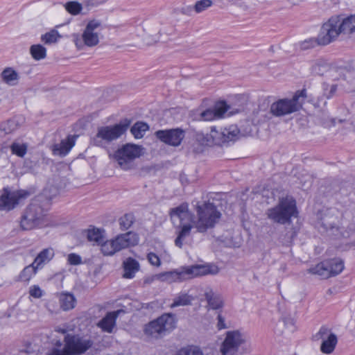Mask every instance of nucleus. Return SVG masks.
Here are the masks:
<instances>
[{
  "mask_svg": "<svg viewBox=\"0 0 355 355\" xmlns=\"http://www.w3.org/2000/svg\"><path fill=\"white\" fill-rule=\"evenodd\" d=\"M195 209L196 217L193 216L192 223L184 225L175 239V245L180 248L183 245L184 239L190 235L193 228L197 232L205 234L216 227L222 216L216 206L210 202H205L201 205L198 203Z\"/></svg>",
  "mask_w": 355,
  "mask_h": 355,
  "instance_id": "f257e3e1",
  "label": "nucleus"
},
{
  "mask_svg": "<svg viewBox=\"0 0 355 355\" xmlns=\"http://www.w3.org/2000/svg\"><path fill=\"white\" fill-rule=\"evenodd\" d=\"M297 214L296 202L291 197L281 198L276 206L266 212L268 218L281 225L290 223L291 218Z\"/></svg>",
  "mask_w": 355,
  "mask_h": 355,
  "instance_id": "f03ea898",
  "label": "nucleus"
},
{
  "mask_svg": "<svg viewBox=\"0 0 355 355\" xmlns=\"http://www.w3.org/2000/svg\"><path fill=\"white\" fill-rule=\"evenodd\" d=\"M62 349L53 348L47 355H80L92 347V340L78 335L67 334L64 338Z\"/></svg>",
  "mask_w": 355,
  "mask_h": 355,
  "instance_id": "7ed1b4c3",
  "label": "nucleus"
},
{
  "mask_svg": "<svg viewBox=\"0 0 355 355\" xmlns=\"http://www.w3.org/2000/svg\"><path fill=\"white\" fill-rule=\"evenodd\" d=\"M175 327L173 314H163L145 326L144 334L149 339H159L171 332Z\"/></svg>",
  "mask_w": 355,
  "mask_h": 355,
  "instance_id": "20e7f679",
  "label": "nucleus"
},
{
  "mask_svg": "<svg viewBox=\"0 0 355 355\" xmlns=\"http://www.w3.org/2000/svg\"><path fill=\"white\" fill-rule=\"evenodd\" d=\"M46 210L37 200H34L27 207L21 216L20 226L24 230H30L44 224Z\"/></svg>",
  "mask_w": 355,
  "mask_h": 355,
  "instance_id": "39448f33",
  "label": "nucleus"
},
{
  "mask_svg": "<svg viewBox=\"0 0 355 355\" xmlns=\"http://www.w3.org/2000/svg\"><path fill=\"white\" fill-rule=\"evenodd\" d=\"M130 121L125 119L123 121L114 125L102 126L98 128V132L93 138V144L97 146L105 145L119 139L127 130Z\"/></svg>",
  "mask_w": 355,
  "mask_h": 355,
  "instance_id": "423d86ee",
  "label": "nucleus"
},
{
  "mask_svg": "<svg viewBox=\"0 0 355 355\" xmlns=\"http://www.w3.org/2000/svg\"><path fill=\"white\" fill-rule=\"evenodd\" d=\"M101 27V22L98 19H92L88 21L83 33L79 35H73L76 46L78 49H83L85 46L94 47L100 42L98 29Z\"/></svg>",
  "mask_w": 355,
  "mask_h": 355,
  "instance_id": "0eeeda50",
  "label": "nucleus"
},
{
  "mask_svg": "<svg viewBox=\"0 0 355 355\" xmlns=\"http://www.w3.org/2000/svg\"><path fill=\"white\" fill-rule=\"evenodd\" d=\"M306 97L305 89L297 91L292 98H283L273 103L270 106V112L276 116H282L298 111L302 105L300 98Z\"/></svg>",
  "mask_w": 355,
  "mask_h": 355,
  "instance_id": "6e6552de",
  "label": "nucleus"
},
{
  "mask_svg": "<svg viewBox=\"0 0 355 355\" xmlns=\"http://www.w3.org/2000/svg\"><path fill=\"white\" fill-rule=\"evenodd\" d=\"M141 150L139 146L127 144L119 148L114 157L122 169L128 170L133 167V161L141 155Z\"/></svg>",
  "mask_w": 355,
  "mask_h": 355,
  "instance_id": "1a4fd4ad",
  "label": "nucleus"
},
{
  "mask_svg": "<svg viewBox=\"0 0 355 355\" xmlns=\"http://www.w3.org/2000/svg\"><path fill=\"white\" fill-rule=\"evenodd\" d=\"M340 34L337 17L332 16L320 28L318 35V45H328L336 41Z\"/></svg>",
  "mask_w": 355,
  "mask_h": 355,
  "instance_id": "9d476101",
  "label": "nucleus"
},
{
  "mask_svg": "<svg viewBox=\"0 0 355 355\" xmlns=\"http://www.w3.org/2000/svg\"><path fill=\"white\" fill-rule=\"evenodd\" d=\"M246 341L247 336L245 334L238 330L229 331L226 333L220 352L223 355H235L239 347L245 344Z\"/></svg>",
  "mask_w": 355,
  "mask_h": 355,
  "instance_id": "9b49d317",
  "label": "nucleus"
},
{
  "mask_svg": "<svg viewBox=\"0 0 355 355\" xmlns=\"http://www.w3.org/2000/svg\"><path fill=\"white\" fill-rule=\"evenodd\" d=\"M180 269L183 282L208 275H216L219 271L216 266L211 264H193L180 267Z\"/></svg>",
  "mask_w": 355,
  "mask_h": 355,
  "instance_id": "f8f14e48",
  "label": "nucleus"
},
{
  "mask_svg": "<svg viewBox=\"0 0 355 355\" xmlns=\"http://www.w3.org/2000/svg\"><path fill=\"white\" fill-rule=\"evenodd\" d=\"M29 195L26 191L10 192L4 189L0 196V210L10 211L19 203L21 198H25Z\"/></svg>",
  "mask_w": 355,
  "mask_h": 355,
  "instance_id": "ddd939ff",
  "label": "nucleus"
},
{
  "mask_svg": "<svg viewBox=\"0 0 355 355\" xmlns=\"http://www.w3.org/2000/svg\"><path fill=\"white\" fill-rule=\"evenodd\" d=\"M169 216L173 222L175 219L180 220L178 232L182 230L184 225L191 224L194 216L189 211V205L187 202H183L176 207L171 208L169 211Z\"/></svg>",
  "mask_w": 355,
  "mask_h": 355,
  "instance_id": "4468645a",
  "label": "nucleus"
},
{
  "mask_svg": "<svg viewBox=\"0 0 355 355\" xmlns=\"http://www.w3.org/2000/svg\"><path fill=\"white\" fill-rule=\"evenodd\" d=\"M155 135L162 142L172 146H180L184 138V131L180 128L160 130Z\"/></svg>",
  "mask_w": 355,
  "mask_h": 355,
  "instance_id": "2eb2a0df",
  "label": "nucleus"
},
{
  "mask_svg": "<svg viewBox=\"0 0 355 355\" xmlns=\"http://www.w3.org/2000/svg\"><path fill=\"white\" fill-rule=\"evenodd\" d=\"M112 241L114 249L116 252H119L130 245H137L138 243V236L135 233L128 232L117 236L114 239H112Z\"/></svg>",
  "mask_w": 355,
  "mask_h": 355,
  "instance_id": "dca6fc26",
  "label": "nucleus"
},
{
  "mask_svg": "<svg viewBox=\"0 0 355 355\" xmlns=\"http://www.w3.org/2000/svg\"><path fill=\"white\" fill-rule=\"evenodd\" d=\"M123 310L110 311L97 323V326L104 332L111 334L116 327V320Z\"/></svg>",
  "mask_w": 355,
  "mask_h": 355,
  "instance_id": "f3484780",
  "label": "nucleus"
},
{
  "mask_svg": "<svg viewBox=\"0 0 355 355\" xmlns=\"http://www.w3.org/2000/svg\"><path fill=\"white\" fill-rule=\"evenodd\" d=\"M228 106L224 102L216 104L213 109H207L200 114L199 120L211 121L216 119L221 118L227 111Z\"/></svg>",
  "mask_w": 355,
  "mask_h": 355,
  "instance_id": "a211bd4d",
  "label": "nucleus"
},
{
  "mask_svg": "<svg viewBox=\"0 0 355 355\" xmlns=\"http://www.w3.org/2000/svg\"><path fill=\"white\" fill-rule=\"evenodd\" d=\"M76 136L69 135L66 139H62L60 144L53 146V153L55 155L65 156L75 145Z\"/></svg>",
  "mask_w": 355,
  "mask_h": 355,
  "instance_id": "6ab92c4d",
  "label": "nucleus"
},
{
  "mask_svg": "<svg viewBox=\"0 0 355 355\" xmlns=\"http://www.w3.org/2000/svg\"><path fill=\"white\" fill-rule=\"evenodd\" d=\"M335 17H337L341 33L350 35L355 33V15L347 17L341 15H335Z\"/></svg>",
  "mask_w": 355,
  "mask_h": 355,
  "instance_id": "aec40b11",
  "label": "nucleus"
},
{
  "mask_svg": "<svg viewBox=\"0 0 355 355\" xmlns=\"http://www.w3.org/2000/svg\"><path fill=\"white\" fill-rule=\"evenodd\" d=\"M204 296L207 302L208 306L214 310L220 309L223 306V301L221 296L214 292L210 287L205 290Z\"/></svg>",
  "mask_w": 355,
  "mask_h": 355,
  "instance_id": "412c9836",
  "label": "nucleus"
},
{
  "mask_svg": "<svg viewBox=\"0 0 355 355\" xmlns=\"http://www.w3.org/2000/svg\"><path fill=\"white\" fill-rule=\"evenodd\" d=\"M123 268L124 273L123 277L125 279H132L135 276L140 269L139 263L132 257H128L123 262Z\"/></svg>",
  "mask_w": 355,
  "mask_h": 355,
  "instance_id": "4be33fe9",
  "label": "nucleus"
},
{
  "mask_svg": "<svg viewBox=\"0 0 355 355\" xmlns=\"http://www.w3.org/2000/svg\"><path fill=\"white\" fill-rule=\"evenodd\" d=\"M154 278L169 284L177 282H183L182 279V277L180 268L171 271L159 273L155 275Z\"/></svg>",
  "mask_w": 355,
  "mask_h": 355,
  "instance_id": "5701e85b",
  "label": "nucleus"
},
{
  "mask_svg": "<svg viewBox=\"0 0 355 355\" xmlns=\"http://www.w3.org/2000/svg\"><path fill=\"white\" fill-rule=\"evenodd\" d=\"M54 255L53 248H45L37 254L33 263L36 266L35 268L41 269L53 258Z\"/></svg>",
  "mask_w": 355,
  "mask_h": 355,
  "instance_id": "b1692460",
  "label": "nucleus"
},
{
  "mask_svg": "<svg viewBox=\"0 0 355 355\" xmlns=\"http://www.w3.org/2000/svg\"><path fill=\"white\" fill-rule=\"evenodd\" d=\"M2 80L8 85H16L19 79L18 73L12 67H6L1 73Z\"/></svg>",
  "mask_w": 355,
  "mask_h": 355,
  "instance_id": "393cba45",
  "label": "nucleus"
},
{
  "mask_svg": "<svg viewBox=\"0 0 355 355\" xmlns=\"http://www.w3.org/2000/svg\"><path fill=\"white\" fill-rule=\"evenodd\" d=\"M59 301L60 308L64 311L73 309L76 303L75 297L70 293L62 294L60 297Z\"/></svg>",
  "mask_w": 355,
  "mask_h": 355,
  "instance_id": "a878e982",
  "label": "nucleus"
},
{
  "mask_svg": "<svg viewBox=\"0 0 355 355\" xmlns=\"http://www.w3.org/2000/svg\"><path fill=\"white\" fill-rule=\"evenodd\" d=\"M337 342L338 339L336 334H330L329 337L322 340L320 350L324 354H331L334 350Z\"/></svg>",
  "mask_w": 355,
  "mask_h": 355,
  "instance_id": "bb28decb",
  "label": "nucleus"
},
{
  "mask_svg": "<svg viewBox=\"0 0 355 355\" xmlns=\"http://www.w3.org/2000/svg\"><path fill=\"white\" fill-rule=\"evenodd\" d=\"M308 272L311 274L318 275L322 278H328L330 276V273L328 268L327 261H322L314 267L310 268Z\"/></svg>",
  "mask_w": 355,
  "mask_h": 355,
  "instance_id": "cd10ccee",
  "label": "nucleus"
},
{
  "mask_svg": "<svg viewBox=\"0 0 355 355\" xmlns=\"http://www.w3.org/2000/svg\"><path fill=\"white\" fill-rule=\"evenodd\" d=\"M34 263L25 267L18 276V281L28 282L31 277L36 274L38 268H35Z\"/></svg>",
  "mask_w": 355,
  "mask_h": 355,
  "instance_id": "c85d7f7f",
  "label": "nucleus"
},
{
  "mask_svg": "<svg viewBox=\"0 0 355 355\" xmlns=\"http://www.w3.org/2000/svg\"><path fill=\"white\" fill-rule=\"evenodd\" d=\"M327 261L330 276L337 275L344 269V263L340 259H334Z\"/></svg>",
  "mask_w": 355,
  "mask_h": 355,
  "instance_id": "c756f323",
  "label": "nucleus"
},
{
  "mask_svg": "<svg viewBox=\"0 0 355 355\" xmlns=\"http://www.w3.org/2000/svg\"><path fill=\"white\" fill-rule=\"evenodd\" d=\"M148 125L146 123L138 121L131 128L130 132L136 139H141L148 130Z\"/></svg>",
  "mask_w": 355,
  "mask_h": 355,
  "instance_id": "7c9ffc66",
  "label": "nucleus"
},
{
  "mask_svg": "<svg viewBox=\"0 0 355 355\" xmlns=\"http://www.w3.org/2000/svg\"><path fill=\"white\" fill-rule=\"evenodd\" d=\"M329 69V64L322 60H316L311 66V73L314 75H323Z\"/></svg>",
  "mask_w": 355,
  "mask_h": 355,
  "instance_id": "2f4dec72",
  "label": "nucleus"
},
{
  "mask_svg": "<svg viewBox=\"0 0 355 355\" xmlns=\"http://www.w3.org/2000/svg\"><path fill=\"white\" fill-rule=\"evenodd\" d=\"M193 299V297L187 293H180L174 298L173 302L171 304V307L174 308L180 306L189 305L191 304Z\"/></svg>",
  "mask_w": 355,
  "mask_h": 355,
  "instance_id": "473e14b6",
  "label": "nucleus"
},
{
  "mask_svg": "<svg viewBox=\"0 0 355 355\" xmlns=\"http://www.w3.org/2000/svg\"><path fill=\"white\" fill-rule=\"evenodd\" d=\"M21 124H19L18 121L13 119L8 120L5 122L1 123L0 125V130L4 133V135L10 134L17 130Z\"/></svg>",
  "mask_w": 355,
  "mask_h": 355,
  "instance_id": "72a5a7b5",
  "label": "nucleus"
},
{
  "mask_svg": "<svg viewBox=\"0 0 355 355\" xmlns=\"http://www.w3.org/2000/svg\"><path fill=\"white\" fill-rule=\"evenodd\" d=\"M87 239L100 245L104 241L103 231L98 228H92L87 230Z\"/></svg>",
  "mask_w": 355,
  "mask_h": 355,
  "instance_id": "f704fd0d",
  "label": "nucleus"
},
{
  "mask_svg": "<svg viewBox=\"0 0 355 355\" xmlns=\"http://www.w3.org/2000/svg\"><path fill=\"white\" fill-rule=\"evenodd\" d=\"M210 135L213 145H221L227 142V139L224 137L223 129L216 130L215 127H212L210 130Z\"/></svg>",
  "mask_w": 355,
  "mask_h": 355,
  "instance_id": "c9c22d12",
  "label": "nucleus"
},
{
  "mask_svg": "<svg viewBox=\"0 0 355 355\" xmlns=\"http://www.w3.org/2000/svg\"><path fill=\"white\" fill-rule=\"evenodd\" d=\"M30 53L35 60L44 59L46 56V49L41 44H34L30 48Z\"/></svg>",
  "mask_w": 355,
  "mask_h": 355,
  "instance_id": "e433bc0d",
  "label": "nucleus"
},
{
  "mask_svg": "<svg viewBox=\"0 0 355 355\" xmlns=\"http://www.w3.org/2000/svg\"><path fill=\"white\" fill-rule=\"evenodd\" d=\"M195 141L202 146H213L211 135L209 133H204L202 132H197L194 136Z\"/></svg>",
  "mask_w": 355,
  "mask_h": 355,
  "instance_id": "4c0bfd02",
  "label": "nucleus"
},
{
  "mask_svg": "<svg viewBox=\"0 0 355 355\" xmlns=\"http://www.w3.org/2000/svg\"><path fill=\"white\" fill-rule=\"evenodd\" d=\"M135 221V216L133 215V214H132V213L125 214L119 220L120 228L122 230H128L133 225Z\"/></svg>",
  "mask_w": 355,
  "mask_h": 355,
  "instance_id": "58836bf2",
  "label": "nucleus"
},
{
  "mask_svg": "<svg viewBox=\"0 0 355 355\" xmlns=\"http://www.w3.org/2000/svg\"><path fill=\"white\" fill-rule=\"evenodd\" d=\"M28 145L15 141L10 145V150L12 154L19 157H23L27 152Z\"/></svg>",
  "mask_w": 355,
  "mask_h": 355,
  "instance_id": "ea45409f",
  "label": "nucleus"
},
{
  "mask_svg": "<svg viewBox=\"0 0 355 355\" xmlns=\"http://www.w3.org/2000/svg\"><path fill=\"white\" fill-rule=\"evenodd\" d=\"M61 36L59 33L55 30H51V31L42 35L41 40L46 44H51L56 43Z\"/></svg>",
  "mask_w": 355,
  "mask_h": 355,
  "instance_id": "a19ab883",
  "label": "nucleus"
},
{
  "mask_svg": "<svg viewBox=\"0 0 355 355\" xmlns=\"http://www.w3.org/2000/svg\"><path fill=\"white\" fill-rule=\"evenodd\" d=\"M224 137L227 139V142L237 139L239 134V130L236 125H232L228 128H223Z\"/></svg>",
  "mask_w": 355,
  "mask_h": 355,
  "instance_id": "79ce46f5",
  "label": "nucleus"
},
{
  "mask_svg": "<svg viewBox=\"0 0 355 355\" xmlns=\"http://www.w3.org/2000/svg\"><path fill=\"white\" fill-rule=\"evenodd\" d=\"M64 8L66 10L72 15L80 14L83 10L82 4L75 1L66 3Z\"/></svg>",
  "mask_w": 355,
  "mask_h": 355,
  "instance_id": "37998d69",
  "label": "nucleus"
},
{
  "mask_svg": "<svg viewBox=\"0 0 355 355\" xmlns=\"http://www.w3.org/2000/svg\"><path fill=\"white\" fill-rule=\"evenodd\" d=\"M177 355H204L202 350L195 346H189L180 349Z\"/></svg>",
  "mask_w": 355,
  "mask_h": 355,
  "instance_id": "c03bdc74",
  "label": "nucleus"
},
{
  "mask_svg": "<svg viewBox=\"0 0 355 355\" xmlns=\"http://www.w3.org/2000/svg\"><path fill=\"white\" fill-rule=\"evenodd\" d=\"M101 244V252L104 255H112L116 252L112 240L104 241Z\"/></svg>",
  "mask_w": 355,
  "mask_h": 355,
  "instance_id": "a18cd8bd",
  "label": "nucleus"
},
{
  "mask_svg": "<svg viewBox=\"0 0 355 355\" xmlns=\"http://www.w3.org/2000/svg\"><path fill=\"white\" fill-rule=\"evenodd\" d=\"M211 5L212 1L211 0H200L196 3L194 10L197 13H200L211 7Z\"/></svg>",
  "mask_w": 355,
  "mask_h": 355,
  "instance_id": "49530a36",
  "label": "nucleus"
},
{
  "mask_svg": "<svg viewBox=\"0 0 355 355\" xmlns=\"http://www.w3.org/2000/svg\"><path fill=\"white\" fill-rule=\"evenodd\" d=\"M330 334H334L328 327L322 326L319 331L315 334V338L317 340H324L329 336Z\"/></svg>",
  "mask_w": 355,
  "mask_h": 355,
  "instance_id": "de8ad7c7",
  "label": "nucleus"
},
{
  "mask_svg": "<svg viewBox=\"0 0 355 355\" xmlns=\"http://www.w3.org/2000/svg\"><path fill=\"white\" fill-rule=\"evenodd\" d=\"M318 45V37L316 38H309L300 43V48L303 50L309 49Z\"/></svg>",
  "mask_w": 355,
  "mask_h": 355,
  "instance_id": "09e8293b",
  "label": "nucleus"
},
{
  "mask_svg": "<svg viewBox=\"0 0 355 355\" xmlns=\"http://www.w3.org/2000/svg\"><path fill=\"white\" fill-rule=\"evenodd\" d=\"M67 262L71 266H78L82 263V258L76 253H70L67 256Z\"/></svg>",
  "mask_w": 355,
  "mask_h": 355,
  "instance_id": "8fccbe9b",
  "label": "nucleus"
},
{
  "mask_svg": "<svg viewBox=\"0 0 355 355\" xmlns=\"http://www.w3.org/2000/svg\"><path fill=\"white\" fill-rule=\"evenodd\" d=\"M324 94L327 96V98H331L336 93L337 90L336 85H324Z\"/></svg>",
  "mask_w": 355,
  "mask_h": 355,
  "instance_id": "3c124183",
  "label": "nucleus"
},
{
  "mask_svg": "<svg viewBox=\"0 0 355 355\" xmlns=\"http://www.w3.org/2000/svg\"><path fill=\"white\" fill-rule=\"evenodd\" d=\"M29 294L34 298H40L43 295V291L37 285L30 287Z\"/></svg>",
  "mask_w": 355,
  "mask_h": 355,
  "instance_id": "603ef678",
  "label": "nucleus"
},
{
  "mask_svg": "<svg viewBox=\"0 0 355 355\" xmlns=\"http://www.w3.org/2000/svg\"><path fill=\"white\" fill-rule=\"evenodd\" d=\"M147 258L150 263L155 266H159L161 264L159 257L153 252H150L147 255Z\"/></svg>",
  "mask_w": 355,
  "mask_h": 355,
  "instance_id": "864d4df0",
  "label": "nucleus"
},
{
  "mask_svg": "<svg viewBox=\"0 0 355 355\" xmlns=\"http://www.w3.org/2000/svg\"><path fill=\"white\" fill-rule=\"evenodd\" d=\"M107 0H85V4L88 7L96 6L106 2Z\"/></svg>",
  "mask_w": 355,
  "mask_h": 355,
  "instance_id": "5fc2aeb1",
  "label": "nucleus"
},
{
  "mask_svg": "<svg viewBox=\"0 0 355 355\" xmlns=\"http://www.w3.org/2000/svg\"><path fill=\"white\" fill-rule=\"evenodd\" d=\"M218 327L219 329L225 328V320L220 314L218 315Z\"/></svg>",
  "mask_w": 355,
  "mask_h": 355,
  "instance_id": "6e6d98bb",
  "label": "nucleus"
},
{
  "mask_svg": "<svg viewBox=\"0 0 355 355\" xmlns=\"http://www.w3.org/2000/svg\"><path fill=\"white\" fill-rule=\"evenodd\" d=\"M159 39V36L156 35L155 38L153 40V42H155Z\"/></svg>",
  "mask_w": 355,
  "mask_h": 355,
  "instance_id": "4d7b16f0",
  "label": "nucleus"
},
{
  "mask_svg": "<svg viewBox=\"0 0 355 355\" xmlns=\"http://www.w3.org/2000/svg\"><path fill=\"white\" fill-rule=\"evenodd\" d=\"M350 89H351V91H352V92H355V86H354V87H352Z\"/></svg>",
  "mask_w": 355,
  "mask_h": 355,
  "instance_id": "13d9d810",
  "label": "nucleus"
},
{
  "mask_svg": "<svg viewBox=\"0 0 355 355\" xmlns=\"http://www.w3.org/2000/svg\"><path fill=\"white\" fill-rule=\"evenodd\" d=\"M328 292L331 293V289H329V290H328Z\"/></svg>",
  "mask_w": 355,
  "mask_h": 355,
  "instance_id": "bf43d9fd",
  "label": "nucleus"
}]
</instances>
